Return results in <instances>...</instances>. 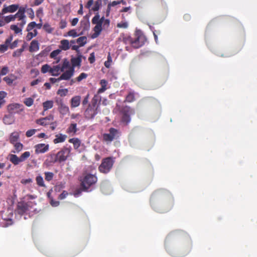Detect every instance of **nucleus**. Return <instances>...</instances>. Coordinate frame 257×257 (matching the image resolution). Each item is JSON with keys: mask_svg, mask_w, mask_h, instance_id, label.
<instances>
[{"mask_svg": "<svg viewBox=\"0 0 257 257\" xmlns=\"http://www.w3.org/2000/svg\"><path fill=\"white\" fill-rule=\"evenodd\" d=\"M91 21L92 23L95 25L93 29L94 33L92 35L91 38L95 39L100 34L102 30L104 29V23L99 20V14L98 13L95 14Z\"/></svg>", "mask_w": 257, "mask_h": 257, "instance_id": "nucleus-1", "label": "nucleus"}, {"mask_svg": "<svg viewBox=\"0 0 257 257\" xmlns=\"http://www.w3.org/2000/svg\"><path fill=\"white\" fill-rule=\"evenodd\" d=\"M71 152V149L64 147L61 151L58 152L56 155H53L51 156V157H54V160L52 161V162L55 163L59 162L60 163L65 161Z\"/></svg>", "mask_w": 257, "mask_h": 257, "instance_id": "nucleus-2", "label": "nucleus"}, {"mask_svg": "<svg viewBox=\"0 0 257 257\" xmlns=\"http://www.w3.org/2000/svg\"><path fill=\"white\" fill-rule=\"evenodd\" d=\"M97 180V177L91 174H86L82 180L81 184L84 189L86 191L89 187L94 184Z\"/></svg>", "mask_w": 257, "mask_h": 257, "instance_id": "nucleus-3", "label": "nucleus"}, {"mask_svg": "<svg viewBox=\"0 0 257 257\" xmlns=\"http://www.w3.org/2000/svg\"><path fill=\"white\" fill-rule=\"evenodd\" d=\"M30 155V152L28 151L25 152L20 157L14 154H10L9 156V159L13 164L17 165L27 160Z\"/></svg>", "mask_w": 257, "mask_h": 257, "instance_id": "nucleus-4", "label": "nucleus"}, {"mask_svg": "<svg viewBox=\"0 0 257 257\" xmlns=\"http://www.w3.org/2000/svg\"><path fill=\"white\" fill-rule=\"evenodd\" d=\"M113 163V160L110 157L104 159L99 167L100 172L105 174L107 173L111 169Z\"/></svg>", "mask_w": 257, "mask_h": 257, "instance_id": "nucleus-5", "label": "nucleus"}, {"mask_svg": "<svg viewBox=\"0 0 257 257\" xmlns=\"http://www.w3.org/2000/svg\"><path fill=\"white\" fill-rule=\"evenodd\" d=\"M55 102L58 106V109L61 115L64 116L69 113V108L64 103L62 98H56Z\"/></svg>", "mask_w": 257, "mask_h": 257, "instance_id": "nucleus-6", "label": "nucleus"}, {"mask_svg": "<svg viewBox=\"0 0 257 257\" xmlns=\"http://www.w3.org/2000/svg\"><path fill=\"white\" fill-rule=\"evenodd\" d=\"M119 135L120 133L117 130L114 128H111L109 130V133L104 134L103 136V138L104 141L110 142L113 139L118 138Z\"/></svg>", "mask_w": 257, "mask_h": 257, "instance_id": "nucleus-7", "label": "nucleus"}, {"mask_svg": "<svg viewBox=\"0 0 257 257\" xmlns=\"http://www.w3.org/2000/svg\"><path fill=\"white\" fill-rule=\"evenodd\" d=\"M98 106L94 103L92 105H89L84 112L85 117L87 118H92L97 113Z\"/></svg>", "mask_w": 257, "mask_h": 257, "instance_id": "nucleus-8", "label": "nucleus"}, {"mask_svg": "<svg viewBox=\"0 0 257 257\" xmlns=\"http://www.w3.org/2000/svg\"><path fill=\"white\" fill-rule=\"evenodd\" d=\"M74 68L73 67H69L68 70H64L63 73L61 75L60 79L62 80H68L70 79L74 75Z\"/></svg>", "mask_w": 257, "mask_h": 257, "instance_id": "nucleus-9", "label": "nucleus"}, {"mask_svg": "<svg viewBox=\"0 0 257 257\" xmlns=\"http://www.w3.org/2000/svg\"><path fill=\"white\" fill-rule=\"evenodd\" d=\"M53 120L54 116L52 115H50L47 117L36 120V122L41 125L45 126L49 125V123H50V122L53 121Z\"/></svg>", "mask_w": 257, "mask_h": 257, "instance_id": "nucleus-10", "label": "nucleus"}, {"mask_svg": "<svg viewBox=\"0 0 257 257\" xmlns=\"http://www.w3.org/2000/svg\"><path fill=\"white\" fill-rule=\"evenodd\" d=\"M19 9L18 5H12L9 6L4 5V7L1 11V13L4 15L8 13H14Z\"/></svg>", "mask_w": 257, "mask_h": 257, "instance_id": "nucleus-11", "label": "nucleus"}, {"mask_svg": "<svg viewBox=\"0 0 257 257\" xmlns=\"http://www.w3.org/2000/svg\"><path fill=\"white\" fill-rule=\"evenodd\" d=\"M49 145L45 144H39L35 146V152L36 154L44 153L48 151Z\"/></svg>", "mask_w": 257, "mask_h": 257, "instance_id": "nucleus-12", "label": "nucleus"}, {"mask_svg": "<svg viewBox=\"0 0 257 257\" xmlns=\"http://www.w3.org/2000/svg\"><path fill=\"white\" fill-rule=\"evenodd\" d=\"M13 39V37L12 36H10L8 38L6 39L5 44H1L0 45L1 52L3 53L8 50V47H10V45L12 42Z\"/></svg>", "mask_w": 257, "mask_h": 257, "instance_id": "nucleus-13", "label": "nucleus"}, {"mask_svg": "<svg viewBox=\"0 0 257 257\" xmlns=\"http://www.w3.org/2000/svg\"><path fill=\"white\" fill-rule=\"evenodd\" d=\"M14 15L15 19L16 18H18V20L20 21V25L21 26H24V25L26 23V17L25 14H23V13H20L18 11L15 15Z\"/></svg>", "mask_w": 257, "mask_h": 257, "instance_id": "nucleus-14", "label": "nucleus"}, {"mask_svg": "<svg viewBox=\"0 0 257 257\" xmlns=\"http://www.w3.org/2000/svg\"><path fill=\"white\" fill-rule=\"evenodd\" d=\"M82 56L81 55H78L76 57L71 59V63L72 66L74 68L76 66H80L82 61Z\"/></svg>", "mask_w": 257, "mask_h": 257, "instance_id": "nucleus-15", "label": "nucleus"}, {"mask_svg": "<svg viewBox=\"0 0 257 257\" xmlns=\"http://www.w3.org/2000/svg\"><path fill=\"white\" fill-rule=\"evenodd\" d=\"M127 41L132 46L135 48H138L143 45L142 42H140L139 37L136 38L134 41H133L131 37H128L127 38Z\"/></svg>", "mask_w": 257, "mask_h": 257, "instance_id": "nucleus-16", "label": "nucleus"}, {"mask_svg": "<svg viewBox=\"0 0 257 257\" xmlns=\"http://www.w3.org/2000/svg\"><path fill=\"white\" fill-rule=\"evenodd\" d=\"M67 138V136L66 135L59 134L55 136V139L53 140V142L55 144L63 143L65 141Z\"/></svg>", "mask_w": 257, "mask_h": 257, "instance_id": "nucleus-17", "label": "nucleus"}, {"mask_svg": "<svg viewBox=\"0 0 257 257\" xmlns=\"http://www.w3.org/2000/svg\"><path fill=\"white\" fill-rule=\"evenodd\" d=\"M61 72L63 71H61L60 65H54L50 70L51 75L54 76H58Z\"/></svg>", "mask_w": 257, "mask_h": 257, "instance_id": "nucleus-18", "label": "nucleus"}, {"mask_svg": "<svg viewBox=\"0 0 257 257\" xmlns=\"http://www.w3.org/2000/svg\"><path fill=\"white\" fill-rule=\"evenodd\" d=\"M81 97L80 96H75L73 97L70 101L71 107H78L80 103Z\"/></svg>", "mask_w": 257, "mask_h": 257, "instance_id": "nucleus-19", "label": "nucleus"}, {"mask_svg": "<svg viewBox=\"0 0 257 257\" xmlns=\"http://www.w3.org/2000/svg\"><path fill=\"white\" fill-rule=\"evenodd\" d=\"M39 50V44L37 40H33L29 47V51L31 52H37Z\"/></svg>", "mask_w": 257, "mask_h": 257, "instance_id": "nucleus-20", "label": "nucleus"}, {"mask_svg": "<svg viewBox=\"0 0 257 257\" xmlns=\"http://www.w3.org/2000/svg\"><path fill=\"white\" fill-rule=\"evenodd\" d=\"M80 25L84 31H88L90 28V23L88 18H86V16H85L84 20L81 21Z\"/></svg>", "mask_w": 257, "mask_h": 257, "instance_id": "nucleus-21", "label": "nucleus"}, {"mask_svg": "<svg viewBox=\"0 0 257 257\" xmlns=\"http://www.w3.org/2000/svg\"><path fill=\"white\" fill-rule=\"evenodd\" d=\"M78 128H77V124L71 123L67 129L66 132L67 133L73 136L76 134Z\"/></svg>", "mask_w": 257, "mask_h": 257, "instance_id": "nucleus-22", "label": "nucleus"}, {"mask_svg": "<svg viewBox=\"0 0 257 257\" xmlns=\"http://www.w3.org/2000/svg\"><path fill=\"white\" fill-rule=\"evenodd\" d=\"M29 205L28 203L19 204L18 206V211L20 214H23L28 210Z\"/></svg>", "mask_w": 257, "mask_h": 257, "instance_id": "nucleus-23", "label": "nucleus"}, {"mask_svg": "<svg viewBox=\"0 0 257 257\" xmlns=\"http://www.w3.org/2000/svg\"><path fill=\"white\" fill-rule=\"evenodd\" d=\"M108 84V82L102 79L100 81V84L101 85V87L98 89L97 93L98 94L102 93L104 92L107 89V85Z\"/></svg>", "mask_w": 257, "mask_h": 257, "instance_id": "nucleus-24", "label": "nucleus"}, {"mask_svg": "<svg viewBox=\"0 0 257 257\" xmlns=\"http://www.w3.org/2000/svg\"><path fill=\"white\" fill-rule=\"evenodd\" d=\"M24 26H21L20 23H19L17 25H12L11 26V29L14 31L16 34H22V29Z\"/></svg>", "mask_w": 257, "mask_h": 257, "instance_id": "nucleus-25", "label": "nucleus"}, {"mask_svg": "<svg viewBox=\"0 0 257 257\" xmlns=\"http://www.w3.org/2000/svg\"><path fill=\"white\" fill-rule=\"evenodd\" d=\"M70 47L69 42L68 40H62L60 41L59 48L63 50L66 51Z\"/></svg>", "mask_w": 257, "mask_h": 257, "instance_id": "nucleus-26", "label": "nucleus"}, {"mask_svg": "<svg viewBox=\"0 0 257 257\" xmlns=\"http://www.w3.org/2000/svg\"><path fill=\"white\" fill-rule=\"evenodd\" d=\"M3 121L6 124H11L15 121L14 117L11 114L6 115L4 117Z\"/></svg>", "mask_w": 257, "mask_h": 257, "instance_id": "nucleus-27", "label": "nucleus"}, {"mask_svg": "<svg viewBox=\"0 0 257 257\" xmlns=\"http://www.w3.org/2000/svg\"><path fill=\"white\" fill-rule=\"evenodd\" d=\"M19 138V133L15 132L12 133L10 138L11 143L12 144H15L16 142H18Z\"/></svg>", "mask_w": 257, "mask_h": 257, "instance_id": "nucleus-28", "label": "nucleus"}, {"mask_svg": "<svg viewBox=\"0 0 257 257\" xmlns=\"http://www.w3.org/2000/svg\"><path fill=\"white\" fill-rule=\"evenodd\" d=\"M69 142L73 144L74 148L77 149L81 144V141L78 138H72L69 139Z\"/></svg>", "mask_w": 257, "mask_h": 257, "instance_id": "nucleus-29", "label": "nucleus"}, {"mask_svg": "<svg viewBox=\"0 0 257 257\" xmlns=\"http://www.w3.org/2000/svg\"><path fill=\"white\" fill-rule=\"evenodd\" d=\"M53 101L52 100H47L43 103V106L44 111H46L53 107Z\"/></svg>", "mask_w": 257, "mask_h": 257, "instance_id": "nucleus-30", "label": "nucleus"}, {"mask_svg": "<svg viewBox=\"0 0 257 257\" xmlns=\"http://www.w3.org/2000/svg\"><path fill=\"white\" fill-rule=\"evenodd\" d=\"M7 96V93L4 91H0V108L6 103L5 98Z\"/></svg>", "mask_w": 257, "mask_h": 257, "instance_id": "nucleus-31", "label": "nucleus"}, {"mask_svg": "<svg viewBox=\"0 0 257 257\" xmlns=\"http://www.w3.org/2000/svg\"><path fill=\"white\" fill-rule=\"evenodd\" d=\"M26 46L25 44H23L22 48L16 50L13 54V57H20L22 55V53H23V52L24 51V49H25Z\"/></svg>", "mask_w": 257, "mask_h": 257, "instance_id": "nucleus-32", "label": "nucleus"}, {"mask_svg": "<svg viewBox=\"0 0 257 257\" xmlns=\"http://www.w3.org/2000/svg\"><path fill=\"white\" fill-rule=\"evenodd\" d=\"M102 2L100 1H96L94 3V6L90 9L91 11L93 12H97L101 7Z\"/></svg>", "mask_w": 257, "mask_h": 257, "instance_id": "nucleus-33", "label": "nucleus"}, {"mask_svg": "<svg viewBox=\"0 0 257 257\" xmlns=\"http://www.w3.org/2000/svg\"><path fill=\"white\" fill-rule=\"evenodd\" d=\"M3 19L4 21L5 25L6 24L9 23L10 22L14 21L15 20V18L14 15H11L6 17H4L3 16Z\"/></svg>", "mask_w": 257, "mask_h": 257, "instance_id": "nucleus-34", "label": "nucleus"}, {"mask_svg": "<svg viewBox=\"0 0 257 257\" xmlns=\"http://www.w3.org/2000/svg\"><path fill=\"white\" fill-rule=\"evenodd\" d=\"M87 38L85 36L80 37L77 39V43L80 47L83 46L86 43Z\"/></svg>", "mask_w": 257, "mask_h": 257, "instance_id": "nucleus-35", "label": "nucleus"}, {"mask_svg": "<svg viewBox=\"0 0 257 257\" xmlns=\"http://www.w3.org/2000/svg\"><path fill=\"white\" fill-rule=\"evenodd\" d=\"M36 181L37 185L40 187H45L43 177L40 176H37L36 178Z\"/></svg>", "mask_w": 257, "mask_h": 257, "instance_id": "nucleus-36", "label": "nucleus"}, {"mask_svg": "<svg viewBox=\"0 0 257 257\" xmlns=\"http://www.w3.org/2000/svg\"><path fill=\"white\" fill-rule=\"evenodd\" d=\"M13 144L14 145L16 150L15 151H13L14 153H19L23 149V145L21 143L16 142L15 144Z\"/></svg>", "mask_w": 257, "mask_h": 257, "instance_id": "nucleus-37", "label": "nucleus"}, {"mask_svg": "<svg viewBox=\"0 0 257 257\" xmlns=\"http://www.w3.org/2000/svg\"><path fill=\"white\" fill-rule=\"evenodd\" d=\"M99 20L104 23V29H107L110 24V21L108 19H106L104 16L100 18L99 16Z\"/></svg>", "mask_w": 257, "mask_h": 257, "instance_id": "nucleus-38", "label": "nucleus"}, {"mask_svg": "<svg viewBox=\"0 0 257 257\" xmlns=\"http://www.w3.org/2000/svg\"><path fill=\"white\" fill-rule=\"evenodd\" d=\"M68 92V90L66 88L59 89L58 90L57 93L61 97H64L67 95Z\"/></svg>", "mask_w": 257, "mask_h": 257, "instance_id": "nucleus-39", "label": "nucleus"}, {"mask_svg": "<svg viewBox=\"0 0 257 257\" xmlns=\"http://www.w3.org/2000/svg\"><path fill=\"white\" fill-rule=\"evenodd\" d=\"M21 105L19 104L15 103L9 105V109L10 111H11L12 112L15 113V109H18L20 107Z\"/></svg>", "mask_w": 257, "mask_h": 257, "instance_id": "nucleus-40", "label": "nucleus"}, {"mask_svg": "<svg viewBox=\"0 0 257 257\" xmlns=\"http://www.w3.org/2000/svg\"><path fill=\"white\" fill-rule=\"evenodd\" d=\"M37 35V31L36 30H34L33 32H30V31L28 32L26 39L28 41H30L33 37H35Z\"/></svg>", "mask_w": 257, "mask_h": 257, "instance_id": "nucleus-41", "label": "nucleus"}, {"mask_svg": "<svg viewBox=\"0 0 257 257\" xmlns=\"http://www.w3.org/2000/svg\"><path fill=\"white\" fill-rule=\"evenodd\" d=\"M24 103L26 106L30 107L33 104L34 99L31 97L26 98L24 101Z\"/></svg>", "mask_w": 257, "mask_h": 257, "instance_id": "nucleus-42", "label": "nucleus"}, {"mask_svg": "<svg viewBox=\"0 0 257 257\" xmlns=\"http://www.w3.org/2000/svg\"><path fill=\"white\" fill-rule=\"evenodd\" d=\"M69 67H70L69 62L67 59H65L63 62L62 66H61V71H64L66 69H69Z\"/></svg>", "mask_w": 257, "mask_h": 257, "instance_id": "nucleus-43", "label": "nucleus"}, {"mask_svg": "<svg viewBox=\"0 0 257 257\" xmlns=\"http://www.w3.org/2000/svg\"><path fill=\"white\" fill-rule=\"evenodd\" d=\"M51 67L48 64H45L42 66L41 72L43 73H46L47 72L50 73Z\"/></svg>", "mask_w": 257, "mask_h": 257, "instance_id": "nucleus-44", "label": "nucleus"}, {"mask_svg": "<svg viewBox=\"0 0 257 257\" xmlns=\"http://www.w3.org/2000/svg\"><path fill=\"white\" fill-rule=\"evenodd\" d=\"M61 50L57 49L53 51L50 54V57L52 58L56 59V57L60 53Z\"/></svg>", "mask_w": 257, "mask_h": 257, "instance_id": "nucleus-45", "label": "nucleus"}, {"mask_svg": "<svg viewBox=\"0 0 257 257\" xmlns=\"http://www.w3.org/2000/svg\"><path fill=\"white\" fill-rule=\"evenodd\" d=\"M43 29L48 33H51L53 31V29L52 28L50 25L47 23L44 25Z\"/></svg>", "mask_w": 257, "mask_h": 257, "instance_id": "nucleus-46", "label": "nucleus"}, {"mask_svg": "<svg viewBox=\"0 0 257 257\" xmlns=\"http://www.w3.org/2000/svg\"><path fill=\"white\" fill-rule=\"evenodd\" d=\"M45 179L48 181H50L52 180L53 178V173L52 172H47L45 173Z\"/></svg>", "mask_w": 257, "mask_h": 257, "instance_id": "nucleus-47", "label": "nucleus"}, {"mask_svg": "<svg viewBox=\"0 0 257 257\" xmlns=\"http://www.w3.org/2000/svg\"><path fill=\"white\" fill-rule=\"evenodd\" d=\"M134 94L132 92H130L126 97V101L129 102H131L134 101Z\"/></svg>", "mask_w": 257, "mask_h": 257, "instance_id": "nucleus-48", "label": "nucleus"}, {"mask_svg": "<svg viewBox=\"0 0 257 257\" xmlns=\"http://www.w3.org/2000/svg\"><path fill=\"white\" fill-rule=\"evenodd\" d=\"M111 62H112V58H111L110 54H109L107 56V60L106 61H105L104 63L105 66L107 68H109L111 65Z\"/></svg>", "mask_w": 257, "mask_h": 257, "instance_id": "nucleus-49", "label": "nucleus"}, {"mask_svg": "<svg viewBox=\"0 0 257 257\" xmlns=\"http://www.w3.org/2000/svg\"><path fill=\"white\" fill-rule=\"evenodd\" d=\"M68 35L73 38L78 37L79 35L77 34L76 31L74 29L71 30L68 32Z\"/></svg>", "mask_w": 257, "mask_h": 257, "instance_id": "nucleus-50", "label": "nucleus"}, {"mask_svg": "<svg viewBox=\"0 0 257 257\" xmlns=\"http://www.w3.org/2000/svg\"><path fill=\"white\" fill-rule=\"evenodd\" d=\"M36 27V23L35 22H32L29 23L27 28V31L29 32L32 30L34 28Z\"/></svg>", "mask_w": 257, "mask_h": 257, "instance_id": "nucleus-51", "label": "nucleus"}, {"mask_svg": "<svg viewBox=\"0 0 257 257\" xmlns=\"http://www.w3.org/2000/svg\"><path fill=\"white\" fill-rule=\"evenodd\" d=\"M117 27L120 28H126L128 27V23L126 22H121L117 24Z\"/></svg>", "mask_w": 257, "mask_h": 257, "instance_id": "nucleus-52", "label": "nucleus"}, {"mask_svg": "<svg viewBox=\"0 0 257 257\" xmlns=\"http://www.w3.org/2000/svg\"><path fill=\"white\" fill-rule=\"evenodd\" d=\"M87 77V74L85 73H82L80 74V75L76 78L78 82L81 81L84 79H85Z\"/></svg>", "mask_w": 257, "mask_h": 257, "instance_id": "nucleus-53", "label": "nucleus"}, {"mask_svg": "<svg viewBox=\"0 0 257 257\" xmlns=\"http://www.w3.org/2000/svg\"><path fill=\"white\" fill-rule=\"evenodd\" d=\"M36 132V130H35V129L30 130H28L26 132V135L27 137H31V136H32L33 135H34L35 134Z\"/></svg>", "mask_w": 257, "mask_h": 257, "instance_id": "nucleus-54", "label": "nucleus"}, {"mask_svg": "<svg viewBox=\"0 0 257 257\" xmlns=\"http://www.w3.org/2000/svg\"><path fill=\"white\" fill-rule=\"evenodd\" d=\"M27 13L29 15V17L31 19H33L34 18V12L32 8H29L27 9Z\"/></svg>", "mask_w": 257, "mask_h": 257, "instance_id": "nucleus-55", "label": "nucleus"}, {"mask_svg": "<svg viewBox=\"0 0 257 257\" xmlns=\"http://www.w3.org/2000/svg\"><path fill=\"white\" fill-rule=\"evenodd\" d=\"M122 121L126 122V123H128L131 121V118L129 115L126 114L123 115L122 117Z\"/></svg>", "mask_w": 257, "mask_h": 257, "instance_id": "nucleus-56", "label": "nucleus"}, {"mask_svg": "<svg viewBox=\"0 0 257 257\" xmlns=\"http://www.w3.org/2000/svg\"><path fill=\"white\" fill-rule=\"evenodd\" d=\"M33 182V180L31 178L28 179H23L21 180V183L24 184H27L28 183H32Z\"/></svg>", "mask_w": 257, "mask_h": 257, "instance_id": "nucleus-57", "label": "nucleus"}, {"mask_svg": "<svg viewBox=\"0 0 257 257\" xmlns=\"http://www.w3.org/2000/svg\"><path fill=\"white\" fill-rule=\"evenodd\" d=\"M18 40H15L14 42L12 43H11L10 45V47L11 49H14L15 48L17 47L18 44Z\"/></svg>", "mask_w": 257, "mask_h": 257, "instance_id": "nucleus-58", "label": "nucleus"}, {"mask_svg": "<svg viewBox=\"0 0 257 257\" xmlns=\"http://www.w3.org/2000/svg\"><path fill=\"white\" fill-rule=\"evenodd\" d=\"M68 195V193L65 191H64L60 195H59V199H65L66 196H67Z\"/></svg>", "mask_w": 257, "mask_h": 257, "instance_id": "nucleus-59", "label": "nucleus"}, {"mask_svg": "<svg viewBox=\"0 0 257 257\" xmlns=\"http://www.w3.org/2000/svg\"><path fill=\"white\" fill-rule=\"evenodd\" d=\"M4 80L8 84H11L13 83V80L8 76L4 77Z\"/></svg>", "mask_w": 257, "mask_h": 257, "instance_id": "nucleus-60", "label": "nucleus"}, {"mask_svg": "<svg viewBox=\"0 0 257 257\" xmlns=\"http://www.w3.org/2000/svg\"><path fill=\"white\" fill-rule=\"evenodd\" d=\"M49 80L51 82H52V83H55L56 82H59L61 80V79H60V77H59V78H50L49 79Z\"/></svg>", "mask_w": 257, "mask_h": 257, "instance_id": "nucleus-61", "label": "nucleus"}, {"mask_svg": "<svg viewBox=\"0 0 257 257\" xmlns=\"http://www.w3.org/2000/svg\"><path fill=\"white\" fill-rule=\"evenodd\" d=\"M51 205L53 207H56L59 205V202L58 201H54V200L52 199L50 201Z\"/></svg>", "mask_w": 257, "mask_h": 257, "instance_id": "nucleus-62", "label": "nucleus"}, {"mask_svg": "<svg viewBox=\"0 0 257 257\" xmlns=\"http://www.w3.org/2000/svg\"><path fill=\"white\" fill-rule=\"evenodd\" d=\"M49 124L51 125L50 126V128H51V130L52 131H54V130H55L57 125V122L56 121L55 122H50V123H49Z\"/></svg>", "mask_w": 257, "mask_h": 257, "instance_id": "nucleus-63", "label": "nucleus"}, {"mask_svg": "<svg viewBox=\"0 0 257 257\" xmlns=\"http://www.w3.org/2000/svg\"><path fill=\"white\" fill-rule=\"evenodd\" d=\"M27 9V6H25V7H19V10L18 11L20 13H23V14H25L26 11Z\"/></svg>", "mask_w": 257, "mask_h": 257, "instance_id": "nucleus-64", "label": "nucleus"}]
</instances>
